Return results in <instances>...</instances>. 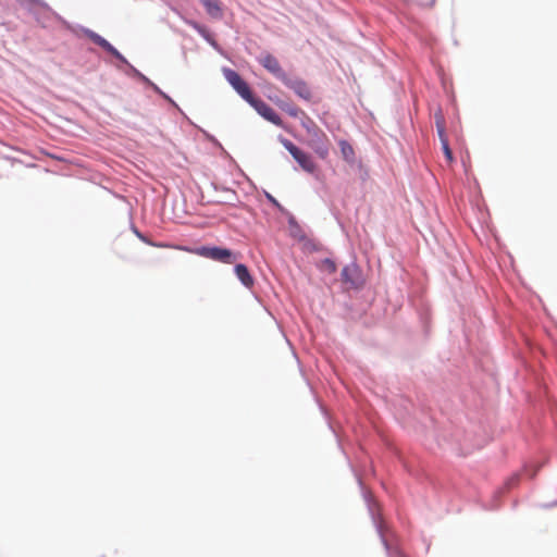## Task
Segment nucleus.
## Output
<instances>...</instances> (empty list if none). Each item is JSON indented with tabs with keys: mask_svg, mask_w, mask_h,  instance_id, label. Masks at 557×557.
I'll use <instances>...</instances> for the list:
<instances>
[{
	"mask_svg": "<svg viewBox=\"0 0 557 557\" xmlns=\"http://www.w3.org/2000/svg\"><path fill=\"white\" fill-rule=\"evenodd\" d=\"M225 78L231 84V86L240 95L243 99H245L248 103L255 98L250 87L248 84L240 77V75L233 71L226 70L224 72Z\"/></svg>",
	"mask_w": 557,
	"mask_h": 557,
	"instance_id": "nucleus-5",
	"label": "nucleus"
},
{
	"mask_svg": "<svg viewBox=\"0 0 557 557\" xmlns=\"http://www.w3.org/2000/svg\"><path fill=\"white\" fill-rule=\"evenodd\" d=\"M442 149H443V152L445 154V158L447 160L448 163H453L454 162V154H453V151L449 147V143H444V145H442Z\"/></svg>",
	"mask_w": 557,
	"mask_h": 557,
	"instance_id": "nucleus-16",
	"label": "nucleus"
},
{
	"mask_svg": "<svg viewBox=\"0 0 557 557\" xmlns=\"http://www.w3.org/2000/svg\"><path fill=\"white\" fill-rule=\"evenodd\" d=\"M259 63L272 75L283 82L287 74L282 69L278 60L271 53H264L258 59Z\"/></svg>",
	"mask_w": 557,
	"mask_h": 557,
	"instance_id": "nucleus-7",
	"label": "nucleus"
},
{
	"mask_svg": "<svg viewBox=\"0 0 557 557\" xmlns=\"http://www.w3.org/2000/svg\"><path fill=\"white\" fill-rule=\"evenodd\" d=\"M280 107L293 117H297L298 114L301 112L298 108L294 106L280 104Z\"/></svg>",
	"mask_w": 557,
	"mask_h": 557,
	"instance_id": "nucleus-15",
	"label": "nucleus"
},
{
	"mask_svg": "<svg viewBox=\"0 0 557 557\" xmlns=\"http://www.w3.org/2000/svg\"><path fill=\"white\" fill-rule=\"evenodd\" d=\"M338 145H339V149H341V153H342L343 158L347 162H352L355 160V151H354L352 146L346 140H341Z\"/></svg>",
	"mask_w": 557,
	"mask_h": 557,
	"instance_id": "nucleus-13",
	"label": "nucleus"
},
{
	"mask_svg": "<svg viewBox=\"0 0 557 557\" xmlns=\"http://www.w3.org/2000/svg\"><path fill=\"white\" fill-rule=\"evenodd\" d=\"M434 119L441 144L444 145V143H448V138L446 135L445 119L441 110L435 112Z\"/></svg>",
	"mask_w": 557,
	"mask_h": 557,
	"instance_id": "nucleus-12",
	"label": "nucleus"
},
{
	"mask_svg": "<svg viewBox=\"0 0 557 557\" xmlns=\"http://www.w3.org/2000/svg\"><path fill=\"white\" fill-rule=\"evenodd\" d=\"M235 273H236V276L238 277V280L246 287H251L253 285V278L250 275L248 268L245 264H236Z\"/></svg>",
	"mask_w": 557,
	"mask_h": 557,
	"instance_id": "nucleus-11",
	"label": "nucleus"
},
{
	"mask_svg": "<svg viewBox=\"0 0 557 557\" xmlns=\"http://www.w3.org/2000/svg\"><path fill=\"white\" fill-rule=\"evenodd\" d=\"M249 104L267 121L273 123L276 126H282L283 121L280 115L263 100L255 97Z\"/></svg>",
	"mask_w": 557,
	"mask_h": 557,
	"instance_id": "nucleus-6",
	"label": "nucleus"
},
{
	"mask_svg": "<svg viewBox=\"0 0 557 557\" xmlns=\"http://www.w3.org/2000/svg\"><path fill=\"white\" fill-rule=\"evenodd\" d=\"M200 2L212 18H221L223 16L222 3L220 0H200Z\"/></svg>",
	"mask_w": 557,
	"mask_h": 557,
	"instance_id": "nucleus-9",
	"label": "nucleus"
},
{
	"mask_svg": "<svg viewBox=\"0 0 557 557\" xmlns=\"http://www.w3.org/2000/svg\"><path fill=\"white\" fill-rule=\"evenodd\" d=\"M341 282L345 290L361 289L366 284L362 270L356 262L346 264L342 269Z\"/></svg>",
	"mask_w": 557,
	"mask_h": 557,
	"instance_id": "nucleus-2",
	"label": "nucleus"
},
{
	"mask_svg": "<svg viewBox=\"0 0 557 557\" xmlns=\"http://www.w3.org/2000/svg\"><path fill=\"white\" fill-rule=\"evenodd\" d=\"M200 257L219 261L225 264L234 263L238 255L227 248L202 246L194 250Z\"/></svg>",
	"mask_w": 557,
	"mask_h": 557,
	"instance_id": "nucleus-3",
	"label": "nucleus"
},
{
	"mask_svg": "<svg viewBox=\"0 0 557 557\" xmlns=\"http://www.w3.org/2000/svg\"><path fill=\"white\" fill-rule=\"evenodd\" d=\"M285 86L290 88L299 98L311 101L312 100V91L308 84L300 78H290L288 75L282 82Z\"/></svg>",
	"mask_w": 557,
	"mask_h": 557,
	"instance_id": "nucleus-8",
	"label": "nucleus"
},
{
	"mask_svg": "<svg viewBox=\"0 0 557 557\" xmlns=\"http://www.w3.org/2000/svg\"><path fill=\"white\" fill-rule=\"evenodd\" d=\"M318 268L320 271L326 272L329 274H334L337 270L335 261L330 258L321 260L318 264Z\"/></svg>",
	"mask_w": 557,
	"mask_h": 557,
	"instance_id": "nucleus-14",
	"label": "nucleus"
},
{
	"mask_svg": "<svg viewBox=\"0 0 557 557\" xmlns=\"http://www.w3.org/2000/svg\"><path fill=\"white\" fill-rule=\"evenodd\" d=\"M91 40L100 46L101 48H103L106 51H108L109 53H111L113 57H115L116 59L119 60H123V55L108 41L106 40L104 38H102L100 35L98 34H92L91 35Z\"/></svg>",
	"mask_w": 557,
	"mask_h": 557,
	"instance_id": "nucleus-10",
	"label": "nucleus"
},
{
	"mask_svg": "<svg viewBox=\"0 0 557 557\" xmlns=\"http://www.w3.org/2000/svg\"><path fill=\"white\" fill-rule=\"evenodd\" d=\"M282 144L286 148V150L293 156V158L298 162V164L301 166L304 171L308 173H313L315 171L317 165L310 154L300 150L288 139H282Z\"/></svg>",
	"mask_w": 557,
	"mask_h": 557,
	"instance_id": "nucleus-4",
	"label": "nucleus"
},
{
	"mask_svg": "<svg viewBox=\"0 0 557 557\" xmlns=\"http://www.w3.org/2000/svg\"><path fill=\"white\" fill-rule=\"evenodd\" d=\"M301 125L309 136L308 145L319 158L326 159L331 149L327 135L308 116L305 117Z\"/></svg>",
	"mask_w": 557,
	"mask_h": 557,
	"instance_id": "nucleus-1",
	"label": "nucleus"
}]
</instances>
